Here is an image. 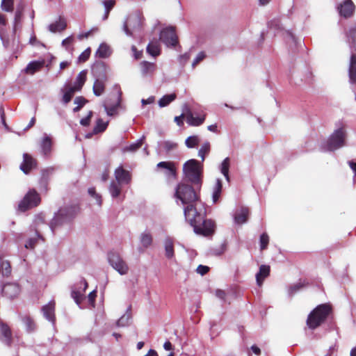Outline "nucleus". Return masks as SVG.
<instances>
[{"label":"nucleus","mask_w":356,"mask_h":356,"mask_svg":"<svg viewBox=\"0 0 356 356\" xmlns=\"http://www.w3.org/2000/svg\"><path fill=\"white\" fill-rule=\"evenodd\" d=\"M165 255L168 259H172L174 257L173 241L171 238L167 237L164 241Z\"/></svg>","instance_id":"obj_34"},{"label":"nucleus","mask_w":356,"mask_h":356,"mask_svg":"<svg viewBox=\"0 0 356 356\" xmlns=\"http://www.w3.org/2000/svg\"><path fill=\"white\" fill-rule=\"evenodd\" d=\"M0 37L5 48L11 50L13 52H17L22 49L19 38L16 35V31H13V33L10 38L6 40L1 35Z\"/></svg>","instance_id":"obj_13"},{"label":"nucleus","mask_w":356,"mask_h":356,"mask_svg":"<svg viewBox=\"0 0 356 356\" xmlns=\"http://www.w3.org/2000/svg\"><path fill=\"white\" fill-rule=\"evenodd\" d=\"M184 179L194 185L200 186L202 183V165L195 159H190L183 165Z\"/></svg>","instance_id":"obj_4"},{"label":"nucleus","mask_w":356,"mask_h":356,"mask_svg":"<svg viewBox=\"0 0 356 356\" xmlns=\"http://www.w3.org/2000/svg\"><path fill=\"white\" fill-rule=\"evenodd\" d=\"M11 273L10 262L0 257V275L8 277Z\"/></svg>","instance_id":"obj_32"},{"label":"nucleus","mask_w":356,"mask_h":356,"mask_svg":"<svg viewBox=\"0 0 356 356\" xmlns=\"http://www.w3.org/2000/svg\"><path fill=\"white\" fill-rule=\"evenodd\" d=\"M86 76H87L86 70H82L81 72H80L78 74L73 86H71L76 90L80 91L86 81Z\"/></svg>","instance_id":"obj_28"},{"label":"nucleus","mask_w":356,"mask_h":356,"mask_svg":"<svg viewBox=\"0 0 356 356\" xmlns=\"http://www.w3.org/2000/svg\"><path fill=\"white\" fill-rule=\"evenodd\" d=\"M60 92L63 93L62 102L63 104H67L71 101L74 93L78 91L66 84L61 88Z\"/></svg>","instance_id":"obj_24"},{"label":"nucleus","mask_w":356,"mask_h":356,"mask_svg":"<svg viewBox=\"0 0 356 356\" xmlns=\"http://www.w3.org/2000/svg\"><path fill=\"white\" fill-rule=\"evenodd\" d=\"M160 46L158 41L150 42L147 47V52L151 56L156 57L160 54Z\"/></svg>","instance_id":"obj_36"},{"label":"nucleus","mask_w":356,"mask_h":356,"mask_svg":"<svg viewBox=\"0 0 356 356\" xmlns=\"http://www.w3.org/2000/svg\"><path fill=\"white\" fill-rule=\"evenodd\" d=\"M162 145L167 152L172 150L177 147V143L170 140L163 142Z\"/></svg>","instance_id":"obj_55"},{"label":"nucleus","mask_w":356,"mask_h":356,"mask_svg":"<svg viewBox=\"0 0 356 356\" xmlns=\"http://www.w3.org/2000/svg\"><path fill=\"white\" fill-rule=\"evenodd\" d=\"M330 312V307L326 304L316 307L308 316L307 325L309 329L314 330L320 326L327 318Z\"/></svg>","instance_id":"obj_5"},{"label":"nucleus","mask_w":356,"mask_h":356,"mask_svg":"<svg viewBox=\"0 0 356 356\" xmlns=\"http://www.w3.org/2000/svg\"><path fill=\"white\" fill-rule=\"evenodd\" d=\"M174 197L178 204L180 202L184 207L200 200L193 187L184 182L177 186Z\"/></svg>","instance_id":"obj_1"},{"label":"nucleus","mask_w":356,"mask_h":356,"mask_svg":"<svg viewBox=\"0 0 356 356\" xmlns=\"http://www.w3.org/2000/svg\"><path fill=\"white\" fill-rule=\"evenodd\" d=\"M191 51H192L190 50L188 52H186V53L184 54L183 55L180 56V57H179L180 63H181L184 65L186 64L191 58Z\"/></svg>","instance_id":"obj_61"},{"label":"nucleus","mask_w":356,"mask_h":356,"mask_svg":"<svg viewBox=\"0 0 356 356\" xmlns=\"http://www.w3.org/2000/svg\"><path fill=\"white\" fill-rule=\"evenodd\" d=\"M44 65V62L43 61H32V62H30L26 69H25V71L26 73H29V74H33L35 72H37L38 70H39Z\"/></svg>","instance_id":"obj_37"},{"label":"nucleus","mask_w":356,"mask_h":356,"mask_svg":"<svg viewBox=\"0 0 356 356\" xmlns=\"http://www.w3.org/2000/svg\"><path fill=\"white\" fill-rule=\"evenodd\" d=\"M269 243V236L266 233H263L260 236L259 243L261 250H264L267 248Z\"/></svg>","instance_id":"obj_50"},{"label":"nucleus","mask_w":356,"mask_h":356,"mask_svg":"<svg viewBox=\"0 0 356 356\" xmlns=\"http://www.w3.org/2000/svg\"><path fill=\"white\" fill-rule=\"evenodd\" d=\"M112 50L106 43H102L96 51V56L102 58H108L111 56Z\"/></svg>","instance_id":"obj_31"},{"label":"nucleus","mask_w":356,"mask_h":356,"mask_svg":"<svg viewBox=\"0 0 356 356\" xmlns=\"http://www.w3.org/2000/svg\"><path fill=\"white\" fill-rule=\"evenodd\" d=\"M270 273V267L266 265H261L259 268V271L256 275L257 283L261 286L264 280L268 276Z\"/></svg>","instance_id":"obj_29"},{"label":"nucleus","mask_w":356,"mask_h":356,"mask_svg":"<svg viewBox=\"0 0 356 356\" xmlns=\"http://www.w3.org/2000/svg\"><path fill=\"white\" fill-rule=\"evenodd\" d=\"M140 242L143 247L147 248L149 247L152 242V236L147 233H143L140 236Z\"/></svg>","instance_id":"obj_46"},{"label":"nucleus","mask_w":356,"mask_h":356,"mask_svg":"<svg viewBox=\"0 0 356 356\" xmlns=\"http://www.w3.org/2000/svg\"><path fill=\"white\" fill-rule=\"evenodd\" d=\"M185 115L186 118L187 123L191 126H200L201 125L205 120V114L202 115L201 116L195 117L191 111L187 107L185 109Z\"/></svg>","instance_id":"obj_18"},{"label":"nucleus","mask_w":356,"mask_h":356,"mask_svg":"<svg viewBox=\"0 0 356 356\" xmlns=\"http://www.w3.org/2000/svg\"><path fill=\"white\" fill-rule=\"evenodd\" d=\"M339 13L341 16L350 17L355 11V5L351 0H345L339 7Z\"/></svg>","instance_id":"obj_19"},{"label":"nucleus","mask_w":356,"mask_h":356,"mask_svg":"<svg viewBox=\"0 0 356 356\" xmlns=\"http://www.w3.org/2000/svg\"><path fill=\"white\" fill-rule=\"evenodd\" d=\"M160 40L168 47H175L177 44V36L173 27L163 29L160 33Z\"/></svg>","instance_id":"obj_11"},{"label":"nucleus","mask_w":356,"mask_h":356,"mask_svg":"<svg viewBox=\"0 0 356 356\" xmlns=\"http://www.w3.org/2000/svg\"><path fill=\"white\" fill-rule=\"evenodd\" d=\"M90 55V49H86L79 57V60L80 62H85L87 60Z\"/></svg>","instance_id":"obj_58"},{"label":"nucleus","mask_w":356,"mask_h":356,"mask_svg":"<svg viewBox=\"0 0 356 356\" xmlns=\"http://www.w3.org/2000/svg\"><path fill=\"white\" fill-rule=\"evenodd\" d=\"M200 139L197 136H189L185 141L186 145L188 148L195 147L199 143Z\"/></svg>","instance_id":"obj_47"},{"label":"nucleus","mask_w":356,"mask_h":356,"mask_svg":"<svg viewBox=\"0 0 356 356\" xmlns=\"http://www.w3.org/2000/svg\"><path fill=\"white\" fill-rule=\"evenodd\" d=\"M205 58V54L203 51H200L198 53V54L196 56L195 59L193 60L192 63V67L194 68L195 66L200 63L203 59Z\"/></svg>","instance_id":"obj_56"},{"label":"nucleus","mask_w":356,"mask_h":356,"mask_svg":"<svg viewBox=\"0 0 356 356\" xmlns=\"http://www.w3.org/2000/svg\"><path fill=\"white\" fill-rule=\"evenodd\" d=\"M143 17L140 12H134L127 17L123 23L122 30L127 36H133L135 32L140 30Z\"/></svg>","instance_id":"obj_7"},{"label":"nucleus","mask_w":356,"mask_h":356,"mask_svg":"<svg viewBox=\"0 0 356 356\" xmlns=\"http://www.w3.org/2000/svg\"><path fill=\"white\" fill-rule=\"evenodd\" d=\"M144 138L145 137L143 136L141 138L138 139L136 143L130 145L129 147H127V150L134 152L139 149L143 143Z\"/></svg>","instance_id":"obj_53"},{"label":"nucleus","mask_w":356,"mask_h":356,"mask_svg":"<svg viewBox=\"0 0 356 356\" xmlns=\"http://www.w3.org/2000/svg\"><path fill=\"white\" fill-rule=\"evenodd\" d=\"M114 176V181L122 184L124 185L129 184L131 180V175L130 172L128 170L124 169L122 165H120L115 170Z\"/></svg>","instance_id":"obj_14"},{"label":"nucleus","mask_w":356,"mask_h":356,"mask_svg":"<svg viewBox=\"0 0 356 356\" xmlns=\"http://www.w3.org/2000/svg\"><path fill=\"white\" fill-rule=\"evenodd\" d=\"M79 284L81 286H83L82 291H77L73 289L71 293V296L74 299L76 305L80 307V304L83 299V293L85 292L86 289L88 287V283L86 281V280L81 279L80 280Z\"/></svg>","instance_id":"obj_21"},{"label":"nucleus","mask_w":356,"mask_h":356,"mask_svg":"<svg viewBox=\"0 0 356 356\" xmlns=\"http://www.w3.org/2000/svg\"><path fill=\"white\" fill-rule=\"evenodd\" d=\"M35 235L36 237L30 238L26 242L24 246L26 249H33L37 243L38 238H42L38 231L36 232Z\"/></svg>","instance_id":"obj_48"},{"label":"nucleus","mask_w":356,"mask_h":356,"mask_svg":"<svg viewBox=\"0 0 356 356\" xmlns=\"http://www.w3.org/2000/svg\"><path fill=\"white\" fill-rule=\"evenodd\" d=\"M88 102V100L83 97L79 96L74 99V103L77 106L74 108V113L78 112Z\"/></svg>","instance_id":"obj_44"},{"label":"nucleus","mask_w":356,"mask_h":356,"mask_svg":"<svg viewBox=\"0 0 356 356\" xmlns=\"http://www.w3.org/2000/svg\"><path fill=\"white\" fill-rule=\"evenodd\" d=\"M36 166V161L27 153L23 154V162L20 165V169L25 173L29 172Z\"/></svg>","instance_id":"obj_17"},{"label":"nucleus","mask_w":356,"mask_h":356,"mask_svg":"<svg viewBox=\"0 0 356 356\" xmlns=\"http://www.w3.org/2000/svg\"><path fill=\"white\" fill-rule=\"evenodd\" d=\"M209 270V268L207 266L199 265L197 268V273L201 275H205Z\"/></svg>","instance_id":"obj_63"},{"label":"nucleus","mask_w":356,"mask_h":356,"mask_svg":"<svg viewBox=\"0 0 356 356\" xmlns=\"http://www.w3.org/2000/svg\"><path fill=\"white\" fill-rule=\"evenodd\" d=\"M177 97L175 93L168 94L163 96L158 102V104L161 108L168 106Z\"/></svg>","instance_id":"obj_38"},{"label":"nucleus","mask_w":356,"mask_h":356,"mask_svg":"<svg viewBox=\"0 0 356 356\" xmlns=\"http://www.w3.org/2000/svg\"><path fill=\"white\" fill-rule=\"evenodd\" d=\"M11 337V332L9 327L3 324V323H0V339L1 340L6 344H10Z\"/></svg>","instance_id":"obj_30"},{"label":"nucleus","mask_w":356,"mask_h":356,"mask_svg":"<svg viewBox=\"0 0 356 356\" xmlns=\"http://www.w3.org/2000/svg\"><path fill=\"white\" fill-rule=\"evenodd\" d=\"M268 26L270 29L276 31L281 29L280 22L278 19H273L270 21L268 24Z\"/></svg>","instance_id":"obj_54"},{"label":"nucleus","mask_w":356,"mask_h":356,"mask_svg":"<svg viewBox=\"0 0 356 356\" xmlns=\"http://www.w3.org/2000/svg\"><path fill=\"white\" fill-rule=\"evenodd\" d=\"M55 302L54 301H50L48 304L43 306L42 308V312L44 317L54 324L55 322Z\"/></svg>","instance_id":"obj_20"},{"label":"nucleus","mask_w":356,"mask_h":356,"mask_svg":"<svg viewBox=\"0 0 356 356\" xmlns=\"http://www.w3.org/2000/svg\"><path fill=\"white\" fill-rule=\"evenodd\" d=\"M21 291L20 286L15 282L7 283L1 289L3 295L8 298L13 299L17 297Z\"/></svg>","instance_id":"obj_15"},{"label":"nucleus","mask_w":356,"mask_h":356,"mask_svg":"<svg viewBox=\"0 0 356 356\" xmlns=\"http://www.w3.org/2000/svg\"><path fill=\"white\" fill-rule=\"evenodd\" d=\"M131 314L126 312L122 315L117 321V325L118 327H125L129 325L131 321Z\"/></svg>","instance_id":"obj_43"},{"label":"nucleus","mask_w":356,"mask_h":356,"mask_svg":"<svg viewBox=\"0 0 356 356\" xmlns=\"http://www.w3.org/2000/svg\"><path fill=\"white\" fill-rule=\"evenodd\" d=\"M52 145V138L47 134H44L40 143L42 154L45 156H49L51 152Z\"/></svg>","instance_id":"obj_16"},{"label":"nucleus","mask_w":356,"mask_h":356,"mask_svg":"<svg viewBox=\"0 0 356 356\" xmlns=\"http://www.w3.org/2000/svg\"><path fill=\"white\" fill-rule=\"evenodd\" d=\"M346 131L343 127L335 129L321 146L323 151H335L346 145Z\"/></svg>","instance_id":"obj_3"},{"label":"nucleus","mask_w":356,"mask_h":356,"mask_svg":"<svg viewBox=\"0 0 356 356\" xmlns=\"http://www.w3.org/2000/svg\"><path fill=\"white\" fill-rule=\"evenodd\" d=\"M157 168H163L166 170L165 174L169 177H175L176 175V168L175 164L172 162L161 161L157 164Z\"/></svg>","instance_id":"obj_27"},{"label":"nucleus","mask_w":356,"mask_h":356,"mask_svg":"<svg viewBox=\"0 0 356 356\" xmlns=\"http://www.w3.org/2000/svg\"><path fill=\"white\" fill-rule=\"evenodd\" d=\"M184 213L186 221L193 227H197V223H200L202 218H204L206 216V209L204 204L199 200L185 206Z\"/></svg>","instance_id":"obj_2"},{"label":"nucleus","mask_w":356,"mask_h":356,"mask_svg":"<svg viewBox=\"0 0 356 356\" xmlns=\"http://www.w3.org/2000/svg\"><path fill=\"white\" fill-rule=\"evenodd\" d=\"M122 92L119 90L118 91V96L115 100L113 102L111 97H108L103 103V106L106 114L108 116H113L117 113L118 109L120 107Z\"/></svg>","instance_id":"obj_10"},{"label":"nucleus","mask_w":356,"mask_h":356,"mask_svg":"<svg viewBox=\"0 0 356 356\" xmlns=\"http://www.w3.org/2000/svg\"><path fill=\"white\" fill-rule=\"evenodd\" d=\"M67 26L66 21L64 18L59 17L58 20L49 24L48 29L52 33L60 32L65 29Z\"/></svg>","instance_id":"obj_26"},{"label":"nucleus","mask_w":356,"mask_h":356,"mask_svg":"<svg viewBox=\"0 0 356 356\" xmlns=\"http://www.w3.org/2000/svg\"><path fill=\"white\" fill-rule=\"evenodd\" d=\"M249 216V209L246 207H241L238 210L234 216L235 223L241 225L245 223Z\"/></svg>","instance_id":"obj_23"},{"label":"nucleus","mask_w":356,"mask_h":356,"mask_svg":"<svg viewBox=\"0 0 356 356\" xmlns=\"http://www.w3.org/2000/svg\"><path fill=\"white\" fill-rule=\"evenodd\" d=\"M229 159L225 158L221 163L220 171L221 173L225 176L227 181H229Z\"/></svg>","instance_id":"obj_42"},{"label":"nucleus","mask_w":356,"mask_h":356,"mask_svg":"<svg viewBox=\"0 0 356 356\" xmlns=\"http://www.w3.org/2000/svg\"><path fill=\"white\" fill-rule=\"evenodd\" d=\"M40 202L39 194L34 189L30 190L19 204V209L25 211L38 206Z\"/></svg>","instance_id":"obj_9"},{"label":"nucleus","mask_w":356,"mask_h":356,"mask_svg":"<svg viewBox=\"0 0 356 356\" xmlns=\"http://www.w3.org/2000/svg\"><path fill=\"white\" fill-rule=\"evenodd\" d=\"M92 111H89L87 116L86 118H82L81 120H80V124L83 126V127H87L90 124V120L92 117Z\"/></svg>","instance_id":"obj_57"},{"label":"nucleus","mask_w":356,"mask_h":356,"mask_svg":"<svg viewBox=\"0 0 356 356\" xmlns=\"http://www.w3.org/2000/svg\"><path fill=\"white\" fill-rule=\"evenodd\" d=\"M76 216V209L72 207L60 208L52 219L49 228L54 233L55 230L65 224L69 223Z\"/></svg>","instance_id":"obj_6"},{"label":"nucleus","mask_w":356,"mask_h":356,"mask_svg":"<svg viewBox=\"0 0 356 356\" xmlns=\"http://www.w3.org/2000/svg\"><path fill=\"white\" fill-rule=\"evenodd\" d=\"M22 321L26 327V331L29 332H33L35 330V324L33 319L29 316H25L22 318Z\"/></svg>","instance_id":"obj_41"},{"label":"nucleus","mask_w":356,"mask_h":356,"mask_svg":"<svg viewBox=\"0 0 356 356\" xmlns=\"http://www.w3.org/2000/svg\"><path fill=\"white\" fill-rule=\"evenodd\" d=\"M200 221V223H197V227H193L194 232L196 234L209 236L213 232L214 223L212 220H206L204 217L202 218Z\"/></svg>","instance_id":"obj_12"},{"label":"nucleus","mask_w":356,"mask_h":356,"mask_svg":"<svg viewBox=\"0 0 356 356\" xmlns=\"http://www.w3.org/2000/svg\"><path fill=\"white\" fill-rule=\"evenodd\" d=\"M54 171V169L53 168L44 169L42 171V181H44L45 184H47L49 177L53 174Z\"/></svg>","instance_id":"obj_52"},{"label":"nucleus","mask_w":356,"mask_h":356,"mask_svg":"<svg viewBox=\"0 0 356 356\" xmlns=\"http://www.w3.org/2000/svg\"><path fill=\"white\" fill-rule=\"evenodd\" d=\"M349 79L351 83H356V56L352 55L349 66Z\"/></svg>","instance_id":"obj_33"},{"label":"nucleus","mask_w":356,"mask_h":356,"mask_svg":"<svg viewBox=\"0 0 356 356\" xmlns=\"http://www.w3.org/2000/svg\"><path fill=\"white\" fill-rule=\"evenodd\" d=\"M210 150V143L205 142L202 144V147L198 151V156L202 158V160H204L205 155L209 153Z\"/></svg>","instance_id":"obj_45"},{"label":"nucleus","mask_w":356,"mask_h":356,"mask_svg":"<svg viewBox=\"0 0 356 356\" xmlns=\"http://www.w3.org/2000/svg\"><path fill=\"white\" fill-rule=\"evenodd\" d=\"M141 72L144 76L151 75L156 70V65L154 63L143 61L140 63Z\"/></svg>","instance_id":"obj_35"},{"label":"nucleus","mask_w":356,"mask_h":356,"mask_svg":"<svg viewBox=\"0 0 356 356\" xmlns=\"http://www.w3.org/2000/svg\"><path fill=\"white\" fill-rule=\"evenodd\" d=\"M108 122H104L102 119L99 118L96 122V125L93 129V133L97 134L98 133L103 132L107 128Z\"/></svg>","instance_id":"obj_40"},{"label":"nucleus","mask_w":356,"mask_h":356,"mask_svg":"<svg viewBox=\"0 0 356 356\" xmlns=\"http://www.w3.org/2000/svg\"><path fill=\"white\" fill-rule=\"evenodd\" d=\"M302 286L300 283L293 284L290 286V288L289 289V293L290 294H293V293H296V291H298Z\"/></svg>","instance_id":"obj_64"},{"label":"nucleus","mask_w":356,"mask_h":356,"mask_svg":"<svg viewBox=\"0 0 356 356\" xmlns=\"http://www.w3.org/2000/svg\"><path fill=\"white\" fill-rule=\"evenodd\" d=\"M349 41L354 44H356V27L350 31L348 35Z\"/></svg>","instance_id":"obj_62"},{"label":"nucleus","mask_w":356,"mask_h":356,"mask_svg":"<svg viewBox=\"0 0 356 356\" xmlns=\"http://www.w3.org/2000/svg\"><path fill=\"white\" fill-rule=\"evenodd\" d=\"M14 0H2L1 7L6 12H11L13 10Z\"/></svg>","instance_id":"obj_49"},{"label":"nucleus","mask_w":356,"mask_h":356,"mask_svg":"<svg viewBox=\"0 0 356 356\" xmlns=\"http://www.w3.org/2000/svg\"><path fill=\"white\" fill-rule=\"evenodd\" d=\"M74 42V38L72 36H69L67 38L64 39L62 42V45L67 50L70 49V47Z\"/></svg>","instance_id":"obj_59"},{"label":"nucleus","mask_w":356,"mask_h":356,"mask_svg":"<svg viewBox=\"0 0 356 356\" xmlns=\"http://www.w3.org/2000/svg\"><path fill=\"white\" fill-rule=\"evenodd\" d=\"M222 187V186L221 180L220 179H217L216 184L214 185L213 188L212 199L213 203H216L218 200L221 194Z\"/></svg>","instance_id":"obj_39"},{"label":"nucleus","mask_w":356,"mask_h":356,"mask_svg":"<svg viewBox=\"0 0 356 356\" xmlns=\"http://www.w3.org/2000/svg\"><path fill=\"white\" fill-rule=\"evenodd\" d=\"M108 261L110 265L121 275H127L129 268L127 262L117 252H109Z\"/></svg>","instance_id":"obj_8"},{"label":"nucleus","mask_w":356,"mask_h":356,"mask_svg":"<svg viewBox=\"0 0 356 356\" xmlns=\"http://www.w3.org/2000/svg\"><path fill=\"white\" fill-rule=\"evenodd\" d=\"M106 81V76L105 75H103L102 76L96 79L95 81L92 90L93 93L95 96H101L105 90V83Z\"/></svg>","instance_id":"obj_22"},{"label":"nucleus","mask_w":356,"mask_h":356,"mask_svg":"<svg viewBox=\"0 0 356 356\" xmlns=\"http://www.w3.org/2000/svg\"><path fill=\"white\" fill-rule=\"evenodd\" d=\"M22 17V8H17V10L15 12V19H14V31H17L18 25L20 24L21 19Z\"/></svg>","instance_id":"obj_51"},{"label":"nucleus","mask_w":356,"mask_h":356,"mask_svg":"<svg viewBox=\"0 0 356 356\" xmlns=\"http://www.w3.org/2000/svg\"><path fill=\"white\" fill-rule=\"evenodd\" d=\"M124 184L112 181L108 187V192L111 196L115 199L120 196Z\"/></svg>","instance_id":"obj_25"},{"label":"nucleus","mask_w":356,"mask_h":356,"mask_svg":"<svg viewBox=\"0 0 356 356\" xmlns=\"http://www.w3.org/2000/svg\"><path fill=\"white\" fill-rule=\"evenodd\" d=\"M105 10L106 12H110V10L113 8L115 5L114 0H106L103 2Z\"/></svg>","instance_id":"obj_60"}]
</instances>
